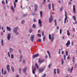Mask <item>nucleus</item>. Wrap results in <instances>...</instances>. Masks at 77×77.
I'll return each instance as SVG.
<instances>
[{"label":"nucleus","instance_id":"obj_1","mask_svg":"<svg viewBox=\"0 0 77 77\" xmlns=\"http://www.w3.org/2000/svg\"><path fill=\"white\" fill-rule=\"evenodd\" d=\"M17 29H18L17 27L14 28V33H16V35H18V32H17Z\"/></svg>","mask_w":77,"mask_h":77},{"label":"nucleus","instance_id":"obj_2","mask_svg":"<svg viewBox=\"0 0 77 77\" xmlns=\"http://www.w3.org/2000/svg\"><path fill=\"white\" fill-rule=\"evenodd\" d=\"M65 18L64 19V23H66V20H67V16L66 15V12L65 11Z\"/></svg>","mask_w":77,"mask_h":77},{"label":"nucleus","instance_id":"obj_3","mask_svg":"<svg viewBox=\"0 0 77 77\" xmlns=\"http://www.w3.org/2000/svg\"><path fill=\"white\" fill-rule=\"evenodd\" d=\"M44 60H41V59H40V58H39L38 59V63H42L44 62Z\"/></svg>","mask_w":77,"mask_h":77},{"label":"nucleus","instance_id":"obj_4","mask_svg":"<svg viewBox=\"0 0 77 77\" xmlns=\"http://www.w3.org/2000/svg\"><path fill=\"white\" fill-rule=\"evenodd\" d=\"M11 33H8V34L7 35V39L8 40H9L11 39Z\"/></svg>","mask_w":77,"mask_h":77},{"label":"nucleus","instance_id":"obj_5","mask_svg":"<svg viewBox=\"0 0 77 77\" xmlns=\"http://www.w3.org/2000/svg\"><path fill=\"white\" fill-rule=\"evenodd\" d=\"M39 56V54H37L34 55H33L32 57V59H35V57H38Z\"/></svg>","mask_w":77,"mask_h":77},{"label":"nucleus","instance_id":"obj_6","mask_svg":"<svg viewBox=\"0 0 77 77\" xmlns=\"http://www.w3.org/2000/svg\"><path fill=\"white\" fill-rule=\"evenodd\" d=\"M2 74H3V75H4V74H5V75H6V70H5L4 71V73L3 68L2 69Z\"/></svg>","mask_w":77,"mask_h":77},{"label":"nucleus","instance_id":"obj_7","mask_svg":"<svg viewBox=\"0 0 77 77\" xmlns=\"http://www.w3.org/2000/svg\"><path fill=\"white\" fill-rule=\"evenodd\" d=\"M38 23L40 24V27H41L42 26V22H41V20L40 19L38 20Z\"/></svg>","mask_w":77,"mask_h":77},{"label":"nucleus","instance_id":"obj_8","mask_svg":"<svg viewBox=\"0 0 77 77\" xmlns=\"http://www.w3.org/2000/svg\"><path fill=\"white\" fill-rule=\"evenodd\" d=\"M73 12L75 13L76 12V11H75V5H73Z\"/></svg>","mask_w":77,"mask_h":77},{"label":"nucleus","instance_id":"obj_9","mask_svg":"<svg viewBox=\"0 0 77 77\" xmlns=\"http://www.w3.org/2000/svg\"><path fill=\"white\" fill-rule=\"evenodd\" d=\"M53 18L52 17H50L49 18V23H51V22L52 21H53Z\"/></svg>","mask_w":77,"mask_h":77},{"label":"nucleus","instance_id":"obj_10","mask_svg":"<svg viewBox=\"0 0 77 77\" xmlns=\"http://www.w3.org/2000/svg\"><path fill=\"white\" fill-rule=\"evenodd\" d=\"M34 35H32L31 37V40L32 41V42H33V39H34Z\"/></svg>","mask_w":77,"mask_h":77},{"label":"nucleus","instance_id":"obj_11","mask_svg":"<svg viewBox=\"0 0 77 77\" xmlns=\"http://www.w3.org/2000/svg\"><path fill=\"white\" fill-rule=\"evenodd\" d=\"M9 65H8L7 66V70H8V72H9V70L10 69V68H9Z\"/></svg>","mask_w":77,"mask_h":77},{"label":"nucleus","instance_id":"obj_12","mask_svg":"<svg viewBox=\"0 0 77 77\" xmlns=\"http://www.w3.org/2000/svg\"><path fill=\"white\" fill-rule=\"evenodd\" d=\"M44 69L43 68H40L39 69V71L40 72H42L43 71Z\"/></svg>","mask_w":77,"mask_h":77},{"label":"nucleus","instance_id":"obj_13","mask_svg":"<svg viewBox=\"0 0 77 77\" xmlns=\"http://www.w3.org/2000/svg\"><path fill=\"white\" fill-rule=\"evenodd\" d=\"M26 70H27V67H25V68L23 69V72H26Z\"/></svg>","mask_w":77,"mask_h":77},{"label":"nucleus","instance_id":"obj_14","mask_svg":"<svg viewBox=\"0 0 77 77\" xmlns=\"http://www.w3.org/2000/svg\"><path fill=\"white\" fill-rule=\"evenodd\" d=\"M73 66H72V68L70 69V73H72V70H73Z\"/></svg>","mask_w":77,"mask_h":77},{"label":"nucleus","instance_id":"obj_15","mask_svg":"<svg viewBox=\"0 0 77 77\" xmlns=\"http://www.w3.org/2000/svg\"><path fill=\"white\" fill-rule=\"evenodd\" d=\"M7 29L8 30L9 32H11V29L9 28V27H8V26H7Z\"/></svg>","mask_w":77,"mask_h":77},{"label":"nucleus","instance_id":"obj_16","mask_svg":"<svg viewBox=\"0 0 77 77\" xmlns=\"http://www.w3.org/2000/svg\"><path fill=\"white\" fill-rule=\"evenodd\" d=\"M11 9H12V11H13V12H14V11H15V10L14 9V7L12 6H11Z\"/></svg>","mask_w":77,"mask_h":77},{"label":"nucleus","instance_id":"obj_17","mask_svg":"<svg viewBox=\"0 0 77 77\" xmlns=\"http://www.w3.org/2000/svg\"><path fill=\"white\" fill-rule=\"evenodd\" d=\"M72 18L73 19L74 21L76 20V17H75L74 15L73 16Z\"/></svg>","mask_w":77,"mask_h":77},{"label":"nucleus","instance_id":"obj_18","mask_svg":"<svg viewBox=\"0 0 77 77\" xmlns=\"http://www.w3.org/2000/svg\"><path fill=\"white\" fill-rule=\"evenodd\" d=\"M1 41L2 45V46H3V45H4L3 40V39H1Z\"/></svg>","mask_w":77,"mask_h":77},{"label":"nucleus","instance_id":"obj_19","mask_svg":"<svg viewBox=\"0 0 77 77\" xmlns=\"http://www.w3.org/2000/svg\"><path fill=\"white\" fill-rule=\"evenodd\" d=\"M40 14L41 17H42V11H40Z\"/></svg>","mask_w":77,"mask_h":77},{"label":"nucleus","instance_id":"obj_20","mask_svg":"<svg viewBox=\"0 0 77 77\" xmlns=\"http://www.w3.org/2000/svg\"><path fill=\"white\" fill-rule=\"evenodd\" d=\"M23 58V56L22 55H21L20 57V62H21L22 60V58Z\"/></svg>","mask_w":77,"mask_h":77},{"label":"nucleus","instance_id":"obj_21","mask_svg":"<svg viewBox=\"0 0 77 77\" xmlns=\"http://www.w3.org/2000/svg\"><path fill=\"white\" fill-rule=\"evenodd\" d=\"M47 53L49 55V58H50V57H51L50 56V52H49V51H47Z\"/></svg>","mask_w":77,"mask_h":77},{"label":"nucleus","instance_id":"obj_22","mask_svg":"<svg viewBox=\"0 0 77 77\" xmlns=\"http://www.w3.org/2000/svg\"><path fill=\"white\" fill-rule=\"evenodd\" d=\"M35 66L36 67L37 69H38V64H37V63H35Z\"/></svg>","mask_w":77,"mask_h":77},{"label":"nucleus","instance_id":"obj_23","mask_svg":"<svg viewBox=\"0 0 77 77\" xmlns=\"http://www.w3.org/2000/svg\"><path fill=\"white\" fill-rule=\"evenodd\" d=\"M52 37L51 40H52V41H53V40H54V35H53V34H52Z\"/></svg>","mask_w":77,"mask_h":77},{"label":"nucleus","instance_id":"obj_24","mask_svg":"<svg viewBox=\"0 0 77 77\" xmlns=\"http://www.w3.org/2000/svg\"><path fill=\"white\" fill-rule=\"evenodd\" d=\"M63 58H62L61 59V65H63Z\"/></svg>","mask_w":77,"mask_h":77},{"label":"nucleus","instance_id":"obj_25","mask_svg":"<svg viewBox=\"0 0 77 77\" xmlns=\"http://www.w3.org/2000/svg\"><path fill=\"white\" fill-rule=\"evenodd\" d=\"M32 27L34 28V29H35L36 28V26H35V24H33L32 25Z\"/></svg>","mask_w":77,"mask_h":77},{"label":"nucleus","instance_id":"obj_26","mask_svg":"<svg viewBox=\"0 0 77 77\" xmlns=\"http://www.w3.org/2000/svg\"><path fill=\"white\" fill-rule=\"evenodd\" d=\"M70 44V41L69 40H68V47L69 45Z\"/></svg>","mask_w":77,"mask_h":77},{"label":"nucleus","instance_id":"obj_27","mask_svg":"<svg viewBox=\"0 0 77 77\" xmlns=\"http://www.w3.org/2000/svg\"><path fill=\"white\" fill-rule=\"evenodd\" d=\"M37 41H38V42H41V39L39 38V39H38Z\"/></svg>","mask_w":77,"mask_h":77},{"label":"nucleus","instance_id":"obj_28","mask_svg":"<svg viewBox=\"0 0 77 77\" xmlns=\"http://www.w3.org/2000/svg\"><path fill=\"white\" fill-rule=\"evenodd\" d=\"M48 6L49 9H51V4H49Z\"/></svg>","mask_w":77,"mask_h":77},{"label":"nucleus","instance_id":"obj_29","mask_svg":"<svg viewBox=\"0 0 77 77\" xmlns=\"http://www.w3.org/2000/svg\"><path fill=\"white\" fill-rule=\"evenodd\" d=\"M10 52H11V53H12V52L13 51V49L10 48Z\"/></svg>","mask_w":77,"mask_h":77},{"label":"nucleus","instance_id":"obj_30","mask_svg":"<svg viewBox=\"0 0 77 77\" xmlns=\"http://www.w3.org/2000/svg\"><path fill=\"white\" fill-rule=\"evenodd\" d=\"M11 69L12 70V71L13 72H14V67H13V66H11Z\"/></svg>","mask_w":77,"mask_h":77},{"label":"nucleus","instance_id":"obj_31","mask_svg":"<svg viewBox=\"0 0 77 77\" xmlns=\"http://www.w3.org/2000/svg\"><path fill=\"white\" fill-rule=\"evenodd\" d=\"M56 69H55L54 70V74H56Z\"/></svg>","mask_w":77,"mask_h":77},{"label":"nucleus","instance_id":"obj_32","mask_svg":"<svg viewBox=\"0 0 77 77\" xmlns=\"http://www.w3.org/2000/svg\"><path fill=\"white\" fill-rule=\"evenodd\" d=\"M57 72L58 74H59V69H57Z\"/></svg>","mask_w":77,"mask_h":77},{"label":"nucleus","instance_id":"obj_33","mask_svg":"<svg viewBox=\"0 0 77 77\" xmlns=\"http://www.w3.org/2000/svg\"><path fill=\"white\" fill-rule=\"evenodd\" d=\"M51 35L50 34H49V39H51Z\"/></svg>","mask_w":77,"mask_h":77},{"label":"nucleus","instance_id":"obj_34","mask_svg":"<svg viewBox=\"0 0 77 77\" xmlns=\"http://www.w3.org/2000/svg\"><path fill=\"white\" fill-rule=\"evenodd\" d=\"M34 7H35V8H38V5H34Z\"/></svg>","mask_w":77,"mask_h":77},{"label":"nucleus","instance_id":"obj_35","mask_svg":"<svg viewBox=\"0 0 77 77\" xmlns=\"http://www.w3.org/2000/svg\"><path fill=\"white\" fill-rule=\"evenodd\" d=\"M14 8H16V3L14 2Z\"/></svg>","mask_w":77,"mask_h":77},{"label":"nucleus","instance_id":"obj_36","mask_svg":"<svg viewBox=\"0 0 77 77\" xmlns=\"http://www.w3.org/2000/svg\"><path fill=\"white\" fill-rule=\"evenodd\" d=\"M68 35L70 36V33H69V32L68 30Z\"/></svg>","mask_w":77,"mask_h":77},{"label":"nucleus","instance_id":"obj_37","mask_svg":"<svg viewBox=\"0 0 77 77\" xmlns=\"http://www.w3.org/2000/svg\"><path fill=\"white\" fill-rule=\"evenodd\" d=\"M45 36H44V38H43V41L44 42L45 41Z\"/></svg>","mask_w":77,"mask_h":77},{"label":"nucleus","instance_id":"obj_38","mask_svg":"<svg viewBox=\"0 0 77 77\" xmlns=\"http://www.w3.org/2000/svg\"><path fill=\"white\" fill-rule=\"evenodd\" d=\"M11 59H13V58H14V55L13 54H12L11 55Z\"/></svg>","mask_w":77,"mask_h":77},{"label":"nucleus","instance_id":"obj_39","mask_svg":"<svg viewBox=\"0 0 77 77\" xmlns=\"http://www.w3.org/2000/svg\"><path fill=\"white\" fill-rule=\"evenodd\" d=\"M72 61L74 62H75V58H74V57H73Z\"/></svg>","mask_w":77,"mask_h":77},{"label":"nucleus","instance_id":"obj_40","mask_svg":"<svg viewBox=\"0 0 77 77\" xmlns=\"http://www.w3.org/2000/svg\"><path fill=\"white\" fill-rule=\"evenodd\" d=\"M46 77V74H44V75H42V77Z\"/></svg>","mask_w":77,"mask_h":77},{"label":"nucleus","instance_id":"obj_41","mask_svg":"<svg viewBox=\"0 0 77 77\" xmlns=\"http://www.w3.org/2000/svg\"><path fill=\"white\" fill-rule=\"evenodd\" d=\"M37 36H38V37H41V35L40 34H38Z\"/></svg>","mask_w":77,"mask_h":77},{"label":"nucleus","instance_id":"obj_42","mask_svg":"<svg viewBox=\"0 0 77 77\" xmlns=\"http://www.w3.org/2000/svg\"><path fill=\"white\" fill-rule=\"evenodd\" d=\"M52 8H53V11H54V6H53V3H52Z\"/></svg>","mask_w":77,"mask_h":77},{"label":"nucleus","instance_id":"obj_43","mask_svg":"<svg viewBox=\"0 0 77 77\" xmlns=\"http://www.w3.org/2000/svg\"><path fill=\"white\" fill-rule=\"evenodd\" d=\"M24 23V20H23L22 21L21 24H23Z\"/></svg>","mask_w":77,"mask_h":77},{"label":"nucleus","instance_id":"obj_44","mask_svg":"<svg viewBox=\"0 0 77 77\" xmlns=\"http://www.w3.org/2000/svg\"><path fill=\"white\" fill-rule=\"evenodd\" d=\"M63 7L62 6V8H61L60 9V11H62V10H63Z\"/></svg>","mask_w":77,"mask_h":77},{"label":"nucleus","instance_id":"obj_45","mask_svg":"<svg viewBox=\"0 0 77 77\" xmlns=\"http://www.w3.org/2000/svg\"><path fill=\"white\" fill-rule=\"evenodd\" d=\"M65 58H66V56L65 55H64V59L65 60H66V59H65Z\"/></svg>","mask_w":77,"mask_h":77},{"label":"nucleus","instance_id":"obj_46","mask_svg":"<svg viewBox=\"0 0 77 77\" xmlns=\"http://www.w3.org/2000/svg\"><path fill=\"white\" fill-rule=\"evenodd\" d=\"M26 16H27V14H23V17H26Z\"/></svg>","mask_w":77,"mask_h":77},{"label":"nucleus","instance_id":"obj_47","mask_svg":"<svg viewBox=\"0 0 77 77\" xmlns=\"http://www.w3.org/2000/svg\"><path fill=\"white\" fill-rule=\"evenodd\" d=\"M29 32L30 33H32V29H29Z\"/></svg>","mask_w":77,"mask_h":77},{"label":"nucleus","instance_id":"obj_48","mask_svg":"<svg viewBox=\"0 0 77 77\" xmlns=\"http://www.w3.org/2000/svg\"><path fill=\"white\" fill-rule=\"evenodd\" d=\"M35 71L33 69H32V73L33 74H34L35 73Z\"/></svg>","mask_w":77,"mask_h":77},{"label":"nucleus","instance_id":"obj_49","mask_svg":"<svg viewBox=\"0 0 77 77\" xmlns=\"http://www.w3.org/2000/svg\"><path fill=\"white\" fill-rule=\"evenodd\" d=\"M42 36H44V31H42Z\"/></svg>","mask_w":77,"mask_h":77},{"label":"nucleus","instance_id":"obj_50","mask_svg":"<svg viewBox=\"0 0 77 77\" xmlns=\"http://www.w3.org/2000/svg\"><path fill=\"white\" fill-rule=\"evenodd\" d=\"M2 3L3 5H5V1H2Z\"/></svg>","mask_w":77,"mask_h":77},{"label":"nucleus","instance_id":"obj_51","mask_svg":"<svg viewBox=\"0 0 77 77\" xmlns=\"http://www.w3.org/2000/svg\"><path fill=\"white\" fill-rule=\"evenodd\" d=\"M54 23H55V26H57V25L56 24V20H54Z\"/></svg>","mask_w":77,"mask_h":77},{"label":"nucleus","instance_id":"obj_52","mask_svg":"<svg viewBox=\"0 0 77 77\" xmlns=\"http://www.w3.org/2000/svg\"><path fill=\"white\" fill-rule=\"evenodd\" d=\"M51 64H49L48 65V68H50L51 67Z\"/></svg>","mask_w":77,"mask_h":77},{"label":"nucleus","instance_id":"obj_53","mask_svg":"<svg viewBox=\"0 0 77 77\" xmlns=\"http://www.w3.org/2000/svg\"><path fill=\"white\" fill-rule=\"evenodd\" d=\"M46 2V0H44L43 1V4L45 3V2Z\"/></svg>","mask_w":77,"mask_h":77},{"label":"nucleus","instance_id":"obj_54","mask_svg":"<svg viewBox=\"0 0 77 77\" xmlns=\"http://www.w3.org/2000/svg\"><path fill=\"white\" fill-rule=\"evenodd\" d=\"M66 56H68V51H66Z\"/></svg>","mask_w":77,"mask_h":77},{"label":"nucleus","instance_id":"obj_55","mask_svg":"<svg viewBox=\"0 0 77 77\" xmlns=\"http://www.w3.org/2000/svg\"><path fill=\"white\" fill-rule=\"evenodd\" d=\"M62 33V29H60V34H61Z\"/></svg>","mask_w":77,"mask_h":77},{"label":"nucleus","instance_id":"obj_56","mask_svg":"<svg viewBox=\"0 0 77 77\" xmlns=\"http://www.w3.org/2000/svg\"><path fill=\"white\" fill-rule=\"evenodd\" d=\"M34 11L35 12L37 11V8H35L34 9Z\"/></svg>","mask_w":77,"mask_h":77},{"label":"nucleus","instance_id":"obj_57","mask_svg":"<svg viewBox=\"0 0 77 77\" xmlns=\"http://www.w3.org/2000/svg\"><path fill=\"white\" fill-rule=\"evenodd\" d=\"M73 32H75V28H73Z\"/></svg>","mask_w":77,"mask_h":77},{"label":"nucleus","instance_id":"obj_58","mask_svg":"<svg viewBox=\"0 0 77 77\" xmlns=\"http://www.w3.org/2000/svg\"><path fill=\"white\" fill-rule=\"evenodd\" d=\"M25 63V60H23V64H24Z\"/></svg>","mask_w":77,"mask_h":77},{"label":"nucleus","instance_id":"obj_59","mask_svg":"<svg viewBox=\"0 0 77 77\" xmlns=\"http://www.w3.org/2000/svg\"><path fill=\"white\" fill-rule=\"evenodd\" d=\"M19 72H20V73H21V69L20 68H19Z\"/></svg>","mask_w":77,"mask_h":77},{"label":"nucleus","instance_id":"obj_60","mask_svg":"<svg viewBox=\"0 0 77 77\" xmlns=\"http://www.w3.org/2000/svg\"><path fill=\"white\" fill-rule=\"evenodd\" d=\"M8 55L9 57H10V54H9V52H8Z\"/></svg>","mask_w":77,"mask_h":77},{"label":"nucleus","instance_id":"obj_61","mask_svg":"<svg viewBox=\"0 0 77 77\" xmlns=\"http://www.w3.org/2000/svg\"><path fill=\"white\" fill-rule=\"evenodd\" d=\"M33 21L34 22V23H35V22L36 21V19H34Z\"/></svg>","mask_w":77,"mask_h":77},{"label":"nucleus","instance_id":"obj_62","mask_svg":"<svg viewBox=\"0 0 77 77\" xmlns=\"http://www.w3.org/2000/svg\"><path fill=\"white\" fill-rule=\"evenodd\" d=\"M17 2L18 0H15V3H17Z\"/></svg>","mask_w":77,"mask_h":77},{"label":"nucleus","instance_id":"obj_63","mask_svg":"<svg viewBox=\"0 0 77 77\" xmlns=\"http://www.w3.org/2000/svg\"><path fill=\"white\" fill-rule=\"evenodd\" d=\"M68 5H71V2H69L68 3Z\"/></svg>","mask_w":77,"mask_h":77},{"label":"nucleus","instance_id":"obj_64","mask_svg":"<svg viewBox=\"0 0 77 77\" xmlns=\"http://www.w3.org/2000/svg\"><path fill=\"white\" fill-rule=\"evenodd\" d=\"M15 77H20V76H19L18 75V74H17V76H16Z\"/></svg>","mask_w":77,"mask_h":77}]
</instances>
